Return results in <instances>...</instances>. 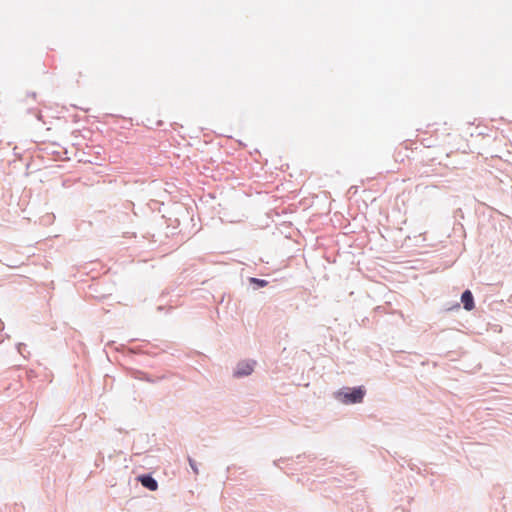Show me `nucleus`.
<instances>
[{
	"label": "nucleus",
	"mask_w": 512,
	"mask_h": 512,
	"mask_svg": "<svg viewBox=\"0 0 512 512\" xmlns=\"http://www.w3.org/2000/svg\"><path fill=\"white\" fill-rule=\"evenodd\" d=\"M342 402L345 404L361 403L365 390L362 387L353 388L351 391L340 393Z\"/></svg>",
	"instance_id": "1"
},
{
	"label": "nucleus",
	"mask_w": 512,
	"mask_h": 512,
	"mask_svg": "<svg viewBox=\"0 0 512 512\" xmlns=\"http://www.w3.org/2000/svg\"><path fill=\"white\" fill-rule=\"evenodd\" d=\"M141 484L149 489L150 491H156L158 489L157 481L149 475H142L138 478Z\"/></svg>",
	"instance_id": "2"
},
{
	"label": "nucleus",
	"mask_w": 512,
	"mask_h": 512,
	"mask_svg": "<svg viewBox=\"0 0 512 512\" xmlns=\"http://www.w3.org/2000/svg\"><path fill=\"white\" fill-rule=\"evenodd\" d=\"M254 362H243L238 365V368L235 372L237 376H247L250 375L253 371Z\"/></svg>",
	"instance_id": "3"
},
{
	"label": "nucleus",
	"mask_w": 512,
	"mask_h": 512,
	"mask_svg": "<svg viewBox=\"0 0 512 512\" xmlns=\"http://www.w3.org/2000/svg\"><path fill=\"white\" fill-rule=\"evenodd\" d=\"M461 301L466 310L470 311L474 308L473 295L469 290H466L463 292V294L461 296Z\"/></svg>",
	"instance_id": "4"
},
{
	"label": "nucleus",
	"mask_w": 512,
	"mask_h": 512,
	"mask_svg": "<svg viewBox=\"0 0 512 512\" xmlns=\"http://www.w3.org/2000/svg\"><path fill=\"white\" fill-rule=\"evenodd\" d=\"M252 281L258 283L260 286H265L267 284V282L265 280H259V279L252 278Z\"/></svg>",
	"instance_id": "5"
},
{
	"label": "nucleus",
	"mask_w": 512,
	"mask_h": 512,
	"mask_svg": "<svg viewBox=\"0 0 512 512\" xmlns=\"http://www.w3.org/2000/svg\"><path fill=\"white\" fill-rule=\"evenodd\" d=\"M189 463H190L191 468L194 470V472L198 473V469L195 466L194 461L192 459H189Z\"/></svg>",
	"instance_id": "6"
}]
</instances>
